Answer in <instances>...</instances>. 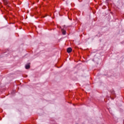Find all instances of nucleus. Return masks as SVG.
<instances>
[{
  "mask_svg": "<svg viewBox=\"0 0 124 124\" xmlns=\"http://www.w3.org/2000/svg\"><path fill=\"white\" fill-rule=\"evenodd\" d=\"M67 53H71L72 52V48L71 47H69L67 49Z\"/></svg>",
  "mask_w": 124,
  "mask_h": 124,
  "instance_id": "f257e3e1",
  "label": "nucleus"
},
{
  "mask_svg": "<svg viewBox=\"0 0 124 124\" xmlns=\"http://www.w3.org/2000/svg\"><path fill=\"white\" fill-rule=\"evenodd\" d=\"M62 34H63V35H64L66 33V31L63 29H62Z\"/></svg>",
  "mask_w": 124,
  "mask_h": 124,
  "instance_id": "f03ea898",
  "label": "nucleus"
},
{
  "mask_svg": "<svg viewBox=\"0 0 124 124\" xmlns=\"http://www.w3.org/2000/svg\"><path fill=\"white\" fill-rule=\"evenodd\" d=\"M4 1V4H5V5H7V4H8V1H7V0H3Z\"/></svg>",
  "mask_w": 124,
  "mask_h": 124,
  "instance_id": "7ed1b4c3",
  "label": "nucleus"
},
{
  "mask_svg": "<svg viewBox=\"0 0 124 124\" xmlns=\"http://www.w3.org/2000/svg\"><path fill=\"white\" fill-rule=\"evenodd\" d=\"M30 64L26 65L25 66V68L26 69H29V68H30Z\"/></svg>",
  "mask_w": 124,
  "mask_h": 124,
  "instance_id": "20e7f679",
  "label": "nucleus"
}]
</instances>
